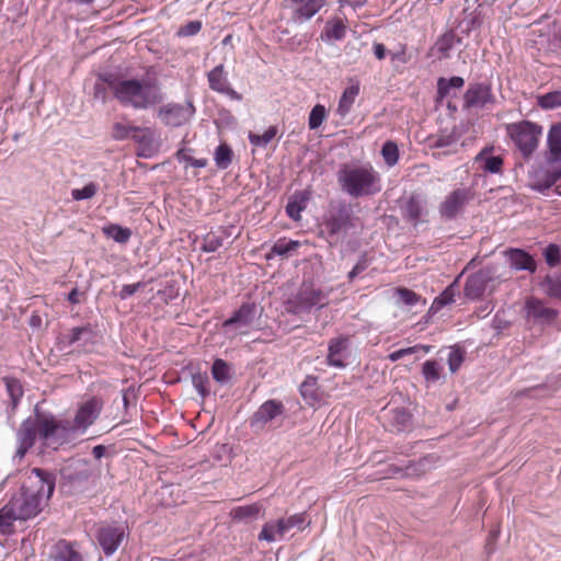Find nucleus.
<instances>
[{
  "label": "nucleus",
  "instance_id": "c03bdc74",
  "mask_svg": "<svg viewBox=\"0 0 561 561\" xmlns=\"http://www.w3.org/2000/svg\"><path fill=\"white\" fill-rule=\"evenodd\" d=\"M3 382L5 385L7 392L10 397L11 408L12 410H15V408L20 403V400L23 397V387L20 380L13 377H4Z\"/></svg>",
  "mask_w": 561,
  "mask_h": 561
},
{
  "label": "nucleus",
  "instance_id": "bf43d9fd",
  "mask_svg": "<svg viewBox=\"0 0 561 561\" xmlns=\"http://www.w3.org/2000/svg\"><path fill=\"white\" fill-rule=\"evenodd\" d=\"M208 383L209 378L206 373L192 375V385L202 398H206L209 394Z\"/></svg>",
  "mask_w": 561,
  "mask_h": 561
},
{
  "label": "nucleus",
  "instance_id": "7ed1b4c3",
  "mask_svg": "<svg viewBox=\"0 0 561 561\" xmlns=\"http://www.w3.org/2000/svg\"><path fill=\"white\" fill-rule=\"evenodd\" d=\"M121 105L134 110H148L164 99L161 87L154 81H141L136 78L123 79L114 96Z\"/></svg>",
  "mask_w": 561,
  "mask_h": 561
},
{
  "label": "nucleus",
  "instance_id": "680f3d73",
  "mask_svg": "<svg viewBox=\"0 0 561 561\" xmlns=\"http://www.w3.org/2000/svg\"><path fill=\"white\" fill-rule=\"evenodd\" d=\"M282 519L285 522L287 533L294 528L302 530L307 525H309V522H307L306 513L293 514Z\"/></svg>",
  "mask_w": 561,
  "mask_h": 561
},
{
  "label": "nucleus",
  "instance_id": "de8ad7c7",
  "mask_svg": "<svg viewBox=\"0 0 561 561\" xmlns=\"http://www.w3.org/2000/svg\"><path fill=\"white\" fill-rule=\"evenodd\" d=\"M541 287L549 297L561 300V275H547Z\"/></svg>",
  "mask_w": 561,
  "mask_h": 561
},
{
  "label": "nucleus",
  "instance_id": "423d86ee",
  "mask_svg": "<svg viewBox=\"0 0 561 561\" xmlns=\"http://www.w3.org/2000/svg\"><path fill=\"white\" fill-rule=\"evenodd\" d=\"M285 416L284 403L276 399H268L249 417V426L253 433L275 430L282 426Z\"/></svg>",
  "mask_w": 561,
  "mask_h": 561
},
{
  "label": "nucleus",
  "instance_id": "37998d69",
  "mask_svg": "<svg viewBox=\"0 0 561 561\" xmlns=\"http://www.w3.org/2000/svg\"><path fill=\"white\" fill-rule=\"evenodd\" d=\"M465 85L462 77L454 76L450 78H439L437 80V98L443 100L447 98L451 89H461Z\"/></svg>",
  "mask_w": 561,
  "mask_h": 561
},
{
  "label": "nucleus",
  "instance_id": "052dcab7",
  "mask_svg": "<svg viewBox=\"0 0 561 561\" xmlns=\"http://www.w3.org/2000/svg\"><path fill=\"white\" fill-rule=\"evenodd\" d=\"M543 256L546 263L550 267H556L561 263V249L560 245L556 243L548 244L543 250Z\"/></svg>",
  "mask_w": 561,
  "mask_h": 561
},
{
  "label": "nucleus",
  "instance_id": "a211bd4d",
  "mask_svg": "<svg viewBox=\"0 0 561 561\" xmlns=\"http://www.w3.org/2000/svg\"><path fill=\"white\" fill-rule=\"evenodd\" d=\"M38 422L34 419V416H28L20 425L19 431L16 432L18 437V449L15 456L22 459L25 454L31 449L38 436Z\"/></svg>",
  "mask_w": 561,
  "mask_h": 561
},
{
  "label": "nucleus",
  "instance_id": "58836bf2",
  "mask_svg": "<svg viewBox=\"0 0 561 561\" xmlns=\"http://www.w3.org/2000/svg\"><path fill=\"white\" fill-rule=\"evenodd\" d=\"M300 394L308 404L314 405L318 403L320 401L318 378L314 376H307L300 385Z\"/></svg>",
  "mask_w": 561,
  "mask_h": 561
},
{
  "label": "nucleus",
  "instance_id": "b1692460",
  "mask_svg": "<svg viewBox=\"0 0 561 561\" xmlns=\"http://www.w3.org/2000/svg\"><path fill=\"white\" fill-rule=\"evenodd\" d=\"M348 344L350 341L346 336L331 339L328 345L327 364L335 368L346 367L345 358Z\"/></svg>",
  "mask_w": 561,
  "mask_h": 561
},
{
  "label": "nucleus",
  "instance_id": "4468645a",
  "mask_svg": "<svg viewBox=\"0 0 561 561\" xmlns=\"http://www.w3.org/2000/svg\"><path fill=\"white\" fill-rule=\"evenodd\" d=\"M494 103L495 96L492 92V84L490 82L470 83L463 94V104L467 108H483L488 104Z\"/></svg>",
  "mask_w": 561,
  "mask_h": 561
},
{
  "label": "nucleus",
  "instance_id": "c9c22d12",
  "mask_svg": "<svg viewBox=\"0 0 561 561\" xmlns=\"http://www.w3.org/2000/svg\"><path fill=\"white\" fill-rule=\"evenodd\" d=\"M346 35V25L341 19L329 20L325 23L321 38L325 42L342 41Z\"/></svg>",
  "mask_w": 561,
  "mask_h": 561
},
{
  "label": "nucleus",
  "instance_id": "69168bd1",
  "mask_svg": "<svg viewBox=\"0 0 561 561\" xmlns=\"http://www.w3.org/2000/svg\"><path fill=\"white\" fill-rule=\"evenodd\" d=\"M397 295H398L399 301H401L405 306H415L421 300L420 295H417L415 291H413L409 288H405V287L398 288Z\"/></svg>",
  "mask_w": 561,
  "mask_h": 561
},
{
  "label": "nucleus",
  "instance_id": "1a4fd4ad",
  "mask_svg": "<svg viewBox=\"0 0 561 561\" xmlns=\"http://www.w3.org/2000/svg\"><path fill=\"white\" fill-rule=\"evenodd\" d=\"M129 534L128 526L122 523L102 524L96 529L95 539L106 557L113 556Z\"/></svg>",
  "mask_w": 561,
  "mask_h": 561
},
{
  "label": "nucleus",
  "instance_id": "473e14b6",
  "mask_svg": "<svg viewBox=\"0 0 561 561\" xmlns=\"http://www.w3.org/2000/svg\"><path fill=\"white\" fill-rule=\"evenodd\" d=\"M263 511V505L260 503H253L250 505L237 506L230 514L233 520L249 524L257 519Z\"/></svg>",
  "mask_w": 561,
  "mask_h": 561
},
{
  "label": "nucleus",
  "instance_id": "4c0bfd02",
  "mask_svg": "<svg viewBox=\"0 0 561 561\" xmlns=\"http://www.w3.org/2000/svg\"><path fill=\"white\" fill-rule=\"evenodd\" d=\"M459 138V133L456 128H453L450 131H442L440 134L430 136L427 141L431 148H449L456 145Z\"/></svg>",
  "mask_w": 561,
  "mask_h": 561
},
{
  "label": "nucleus",
  "instance_id": "39448f33",
  "mask_svg": "<svg viewBox=\"0 0 561 561\" xmlns=\"http://www.w3.org/2000/svg\"><path fill=\"white\" fill-rule=\"evenodd\" d=\"M92 471L88 460L70 459L60 468V491L66 495H80L92 486Z\"/></svg>",
  "mask_w": 561,
  "mask_h": 561
},
{
  "label": "nucleus",
  "instance_id": "dca6fc26",
  "mask_svg": "<svg viewBox=\"0 0 561 561\" xmlns=\"http://www.w3.org/2000/svg\"><path fill=\"white\" fill-rule=\"evenodd\" d=\"M431 456L422 457L419 460H410L407 463L399 466L391 463L385 470L386 478L400 476L403 478H415L430 470L432 461Z\"/></svg>",
  "mask_w": 561,
  "mask_h": 561
},
{
  "label": "nucleus",
  "instance_id": "a878e982",
  "mask_svg": "<svg viewBox=\"0 0 561 561\" xmlns=\"http://www.w3.org/2000/svg\"><path fill=\"white\" fill-rule=\"evenodd\" d=\"M131 139L139 146L138 156L149 158L156 151L154 133L150 127L136 126Z\"/></svg>",
  "mask_w": 561,
  "mask_h": 561
},
{
  "label": "nucleus",
  "instance_id": "393cba45",
  "mask_svg": "<svg viewBox=\"0 0 561 561\" xmlns=\"http://www.w3.org/2000/svg\"><path fill=\"white\" fill-rule=\"evenodd\" d=\"M34 419L38 422V437L43 440L54 437L60 428L66 430L62 423L57 421L54 415L42 413L37 408L35 409Z\"/></svg>",
  "mask_w": 561,
  "mask_h": 561
},
{
  "label": "nucleus",
  "instance_id": "2eb2a0df",
  "mask_svg": "<svg viewBox=\"0 0 561 561\" xmlns=\"http://www.w3.org/2000/svg\"><path fill=\"white\" fill-rule=\"evenodd\" d=\"M494 278V268L493 267H483L472 273L468 276L463 287V294L466 298L470 300L480 299L489 283H491Z\"/></svg>",
  "mask_w": 561,
  "mask_h": 561
},
{
  "label": "nucleus",
  "instance_id": "f8f14e48",
  "mask_svg": "<svg viewBox=\"0 0 561 561\" xmlns=\"http://www.w3.org/2000/svg\"><path fill=\"white\" fill-rule=\"evenodd\" d=\"M195 114L192 101L185 104L168 103L159 108L158 117L169 127H181L187 124Z\"/></svg>",
  "mask_w": 561,
  "mask_h": 561
},
{
  "label": "nucleus",
  "instance_id": "338daca9",
  "mask_svg": "<svg viewBox=\"0 0 561 561\" xmlns=\"http://www.w3.org/2000/svg\"><path fill=\"white\" fill-rule=\"evenodd\" d=\"M202 30V22L198 20L190 21L182 25L178 31V36L188 37L196 35Z\"/></svg>",
  "mask_w": 561,
  "mask_h": 561
},
{
  "label": "nucleus",
  "instance_id": "8fccbe9b",
  "mask_svg": "<svg viewBox=\"0 0 561 561\" xmlns=\"http://www.w3.org/2000/svg\"><path fill=\"white\" fill-rule=\"evenodd\" d=\"M537 104L542 110L561 107V91H552L537 96Z\"/></svg>",
  "mask_w": 561,
  "mask_h": 561
},
{
  "label": "nucleus",
  "instance_id": "20e7f679",
  "mask_svg": "<svg viewBox=\"0 0 561 561\" xmlns=\"http://www.w3.org/2000/svg\"><path fill=\"white\" fill-rule=\"evenodd\" d=\"M355 220L351 203L345 199L331 202L323 216V228L330 239V244H336L340 239H344L355 228Z\"/></svg>",
  "mask_w": 561,
  "mask_h": 561
},
{
  "label": "nucleus",
  "instance_id": "49530a36",
  "mask_svg": "<svg viewBox=\"0 0 561 561\" xmlns=\"http://www.w3.org/2000/svg\"><path fill=\"white\" fill-rule=\"evenodd\" d=\"M211 376L217 382L227 383L231 378L228 363L221 358H216L211 366Z\"/></svg>",
  "mask_w": 561,
  "mask_h": 561
},
{
  "label": "nucleus",
  "instance_id": "4d7b16f0",
  "mask_svg": "<svg viewBox=\"0 0 561 561\" xmlns=\"http://www.w3.org/2000/svg\"><path fill=\"white\" fill-rule=\"evenodd\" d=\"M465 355H466L465 350L458 345H455L450 348L447 363H448L449 370L453 374H455L462 365V363L465 360Z\"/></svg>",
  "mask_w": 561,
  "mask_h": 561
},
{
  "label": "nucleus",
  "instance_id": "f257e3e1",
  "mask_svg": "<svg viewBox=\"0 0 561 561\" xmlns=\"http://www.w3.org/2000/svg\"><path fill=\"white\" fill-rule=\"evenodd\" d=\"M56 485L54 473L33 468L27 472L18 491H14L8 503L20 520H27L37 516L48 504Z\"/></svg>",
  "mask_w": 561,
  "mask_h": 561
},
{
  "label": "nucleus",
  "instance_id": "a18cd8bd",
  "mask_svg": "<svg viewBox=\"0 0 561 561\" xmlns=\"http://www.w3.org/2000/svg\"><path fill=\"white\" fill-rule=\"evenodd\" d=\"M233 152L229 145L220 144L214 154L216 165L220 170H226L232 162Z\"/></svg>",
  "mask_w": 561,
  "mask_h": 561
},
{
  "label": "nucleus",
  "instance_id": "774afa93",
  "mask_svg": "<svg viewBox=\"0 0 561 561\" xmlns=\"http://www.w3.org/2000/svg\"><path fill=\"white\" fill-rule=\"evenodd\" d=\"M98 81H101V83L106 84L112 90L113 96H115L116 88L119 83H122L123 79H119L112 72H104L98 76Z\"/></svg>",
  "mask_w": 561,
  "mask_h": 561
},
{
  "label": "nucleus",
  "instance_id": "bb28decb",
  "mask_svg": "<svg viewBox=\"0 0 561 561\" xmlns=\"http://www.w3.org/2000/svg\"><path fill=\"white\" fill-rule=\"evenodd\" d=\"M493 147H484L476 157L474 162L486 173L499 174L502 172L504 160L501 156L492 154Z\"/></svg>",
  "mask_w": 561,
  "mask_h": 561
},
{
  "label": "nucleus",
  "instance_id": "e433bc0d",
  "mask_svg": "<svg viewBox=\"0 0 561 561\" xmlns=\"http://www.w3.org/2000/svg\"><path fill=\"white\" fill-rule=\"evenodd\" d=\"M560 179L561 165L545 171V173L533 184L531 188L536 192L545 193L546 191L550 190Z\"/></svg>",
  "mask_w": 561,
  "mask_h": 561
},
{
  "label": "nucleus",
  "instance_id": "2f4dec72",
  "mask_svg": "<svg viewBox=\"0 0 561 561\" xmlns=\"http://www.w3.org/2000/svg\"><path fill=\"white\" fill-rule=\"evenodd\" d=\"M309 201V193L307 191L295 193L285 207L287 216L298 221L301 218V211L306 209L307 203Z\"/></svg>",
  "mask_w": 561,
  "mask_h": 561
},
{
  "label": "nucleus",
  "instance_id": "0eeeda50",
  "mask_svg": "<svg viewBox=\"0 0 561 561\" xmlns=\"http://www.w3.org/2000/svg\"><path fill=\"white\" fill-rule=\"evenodd\" d=\"M327 298L328 295L322 289L304 283L297 294L289 297L284 306L286 312L300 316L310 312L313 307L323 308L327 305Z\"/></svg>",
  "mask_w": 561,
  "mask_h": 561
},
{
  "label": "nucleus",
  "instance_id": "4be33fe9",
  "mask_svg": "<svg viewBox=\"0 0 561 561\" xmlns=\"http://www.w3.org/2000/svg\"><path fill=\"white\" fill-rule=\"evenodd\" d=\"M462 38L453 30L446 31L437 37L433 46L428 49L427 56L438 60L450 58V53L455 46L460 45Z\"/></svg>",
  "mask_w": 561,
  "mask_h": 561
},
{
  "label": "nucleus",
  "instance_id": "09e8293b",
  "mask_svg": "<svg viewBox=\"0 0 561 561\" xmlns=\"http://www.w3.org/2000/svg\"><path fill=\"white\" fill-rule=\"evenodd\" d=\"M358 92H359L358 87H354V85L347 88L343 92V94L339 101V106H337V113L341 116H345L351 111V107H352Z\"/></svg>",
  "mask_w": 561,
  "mask_h": 561
},
{
  "label": "nucleus",
  "instance_id": "72a5a7b5",
  "mask_svg": "<svg viewBox=\"0 0 561 561\" xmlns=\"http://www.w3.org/2000/svg\"><path fill=\"white\" fill-rule=\"evenodd\" d=\"M458 293V279H455L449 286H447L432 302L427 314H435L443 307L450 305L455 301V297Z\"/></svg>",
  "mask_w": 561,
  "mask_h": 561
},
{
  "label": "nucleus",
  "instance_id": "c756f323",
  "mask_svg": "<svg viewBox=\"0 0 561 561\" xmlns=\"http://www.w3.org/2000/svg\"><path fill=\"white\" fill-rule=\"evenodd\" d=\"M425 209V201L420 196L412 194L402 207L403 218L414 225L421 219Z\"/></svg>",
  "mask_w": 561,
  "mask_h": 561
},
{
  "label": "nucleus",
  "instance_id": "f704fd0d",
  "mask_svg": "<svg viewBox=\"0 0 561 561\" xmlns=\"http://www.w3.org/2000/svg\"><path fill=\"white\" fill-rule=\"evenodd\" d=\"M53 561H83L82 556L66 540H59L51 554Z\"/></svg>",
  "mask_w": 561,
  "mask_h": 561
},
{
  "label": "nucleus",
  "instance_id": "f03ea898",
  "mask_svg": "<svg viewBox=\"0 0 561 561\" xmlns=\"http://www.w3.org/2000/svg\"><path fill=\"white\" fill-rule=\"evenodd\" d=\"M340 188L353 198L374 196L381 192V175L370 164H343L336 173Z\"/></svg>",
  "mask_w": 561,
  "mask_h": 561
},
{
  "label": "nucleus",
  "instance_id": "6e6552de",
  "mask_svg": "<svg viewBox=\"0 0 561 561\" xmlns=\"http://www.w3.org/2000/svg\"><path fill=\"white\" fill-rule=\"evenodd\" d=\"M506 131L524 158H529L538 147L542 127L530 121L508 124Z\"/></svg>",
  "mask_w": 561,
  "mask_h": 561
},
{
  "label": "nucleus",
  "instance_id": "f3484780",
  "mask_svg": "<svg viewBox=\"0 0 561 561\" xmlns=\"http://www.w3.org/2000/svg\"><path fill=\"white\" fill-rule=\"evenodd\" d=\"M95 340V331L91 323L72 328L69 333L62 334L57 342L59 351H65L76 343L82 346L93 344Z\"/></svg>",
  "mask_w": 561,
  "mask_h": 561
},
{
  "label": "nucleus",
  "instance_id": "864d4df0",
  "mask_svg": "<svg viewBox=\"0 0 561 561\" xmlns=\"http://www.w3.org/2000/svg\"><path fill=\"white\" fill-rule=\"evenodd\" d=\"M135 129L136 126L134 125L116 122L112 126L111 137L116 141L131 139V135L135 133Z\"/></svg>",
  "mask_w": 561,
  "mask_h": 561
},
{
  "label": "nucleus",
  "instance_id": "ea45409f",
  "mask_svg": "<svg viewBox=\"0 0 561 561\" xmlns=\"http://www.w3.org/2000/svg\"><path fill=\"white\" fill-rule=\"evenodd\" d=\"M300 247V242L296 240L279 239L271 248L270 252L266 253V259L272 260L275 256H287L293 251H296Z\"/></svg>",
  "mask_w": 561,
  "mask_h": 561
},
{
  "label": "nucleus",
  "instance_id": "ddd939ff",
  "mask_svg": "<svg viewBox=\"0 0 561 561\" xmlns=\"http://www.w3.org/2000/svg\"><path fill=\"white\" fill-rule=\"evenodd\" d=\"M261 314L262 308L255 302H243L239 309L233 311L231 317L222 322V328H233L241 333H245L247 331H243V329L252 328L255 321L261 318Z\"/></svg>",
  "mask_w": 561,
  "mask_h": 561
},
{
  "label": "nucleus",
  "instance_id": "c85d7f7f",
  "mask_svg": "<svg viewBox=\"0 0 561 561\" xmlns=\"http://www.w3.org/2000/svg\"><path fill=\"white\" fill-rule=\"evenodd\" d=\"M287 534L285 522L282 518L272 519L266 522L260 534L257 535V539L260 541L274 542L277 539H280Z\"/></svg>",
  "mask_w": 561,
  "mask_h": 561
},
{
  "label": "nucleus",
  "instance_id": "a19ab883",
  "mask_svg": "<svg viewBox=\"0 0 561 561\" xmlns=\"http://www.w3.org/2000/svg\"><path fill=\"white\" fill-rule=\"evenodd\" d=\"M20 520L12 506L7 503L0 508V534L11 535L14 531V522Z\"/></svg>",
  "mask_w": 561,
  "mask_h": 561
},
{
  "label": "nucleus",
  "instance_id": "79ce46f5",
  "mask_svg": "<svg viewBox=\"0 0 561 561\" xmlns=\"http://www.w3.org/2000/svg\"><path fill=\"white\" fill-rule=\"evenodd\" d=\"M102 231L107 238H111L121 244L127 243L133 234L129 228L123 227L118 224H110L103 227Z\"/></svg>",
  "mask_w": 561,
  "mask_h": 561
},
{
  "label": "nucleus",
  "instance_id": "603ef678",
  "mask_svg": "<svg viewBox=\"0 0 561 561\" xmlns=\"http://www.w3.org/2000/svg\"><path fill=\"white\" fill-rule=\"evenodd\" d=\"M224 244V236L218 234L216 231H209L203 238L201 250L206 253L216 252Z\"/></svg>",
  "mask_w": 561,
  "mask_h": 561
},
{
  "label": "nucleus",
  "instance_id": "3c124183",
  "mask_svg": "<svg viewBox=\"0 0 561 561\" xmlns=\"http://www.w3.org/2000/svg\"><path fill=\"white\" fill-rule=\"evenodd\" d=\"M381 156L388 167H394L399 161L398 145L392 140H387L381 147Z\"/></svg>",
  "mask_w": 561,
  "mask_h": 561
},
{
  "label": "nucleus",
  "instance_id": "5701e85b",
  "mask_svg": "<svg viewBox=\"0 0 561 561\" xmlns=\"http://www.w3.org/2000/svg\"><path fill=\"white\" fill-rule=\"evenodd\" d=\"M510 267L516 272L527 271L535 273L537 270V263L534 256L524 249L508 248L504 251Z\"/></svg>",
  "mask_w": 561,
  "mask_h": 561
},
{
  "label": "nucleus",
  "instance_id": "6ab92c4d",
  "mask_svg": "<svg viewBox=\"0 0 561 561\" xmlns=\"http://www.w3.org/2000/svg\"><path fill=\"white\" fill-rule=\"evenodd\" d=\"M293 9L291 19L296 23H304L313 18L325 4L327 0H285Z\"/></svg>",
  "mask_w": 561,
  "mask_h": 561
},
{
  "label": "nucleus",
  "instance_id": "cd10ccee",
  "mask_svg": "<svg viewBox=\"0 0 561 561\" xmlns=\"http://www.w3.org/2000/svg\"><path fill=\"white\" fill-rule=\"evenodd\" d=\"M548 163L561 161V122L552 124L547 135Z\"/></svg>",
  "mask_w": 561,
  "mask_h": 561
},
{
  "label": "nucleus",
  "instance_id": "7c9ffc66",
  "mask_svg": "<svg viewBox=\"0 0 561 561\" xmlns=\"http://www.w3.org/2000/svg\"><path fill=\"white\" fill-rule=\"evenodd\" d=\"M390 424L397 432H409L413 427V415L407 408L391 410Z\"/></svg>",
  "mask_w": 561,
  "mask_h": 561
},
{
  "label": "nucleus",
  "instance_id": "e2e57ef3",
  "mask_svg": "<svg viewBox=\"0 0 561 561\" xmlns=\"http://www.w3.org/2000/svg\"><path fill=\"white\" fill-rule=\"evenodd\" d=\"M98 192V184L94 182H90L84 185L82 188H73L71 191V197L75 201H84L92 198Z\"/></svg>",
  "mask_w": 561,
  "mask_h": 561
},
{
  "label": "nucleus",
  "instance_id": "aec40b11",
  "mask_svg": "<svg viewBox=\"0 0 561 561\" xmlns=\"http://www.w3.org/2000/svg\"><path fill=\"white\" fill-rule=\"evenodd\" d=\"M525 311L528 319L541 325L551 324L559 314L557 309L546 307L541 300L534 297L526 300Z\"/></svg>",
  "mask_w": 561,
  "mask_h": 561
},
{
  "label": "nucleus",
  "instance_id": "13d9d810",
  "mask_svg": "<svg viewBox=\"0 0 561 561\" xmlns=\"http://www.w3.org/2000/svg\"><path fill=\"white\" fill-rule=\"evenodd\" d=\"M440 365L436 360H426L422 374L427 382H436L440 377Z\"/></svg>",
  "mask_w": 561,
  "mask_h": 561
},
{
  "label": "nucleus",
  "instance_id": "412c9836",
  "mask_svg": "<svg viewBox=\"0 0 561 561\" xmlns=\"http://www.w3.org/2000/svg\"><path fill=\"white\" fill-rule=\"evenodd\" d=\"M208 84L213 91L225 94L231 100L241 101L242 95L231 88L224 65H218L207 73Z\"/></svg>",
  "mask_w": 561,
  "mask_h": 561
},
{
  "label": "nucleus",
  "instance_id": "0e129e2a",
  "mask_svg": "<svg viewBox=\"0 0 561 561\" xmlns=\"http://www.w3.org/2000/svg\"><path fill=\"white\" fill-rule=\"evenodd\" d=\"M371 260L368 257L367 253L360 254L358 257L356 264L353 266V268L347 274L348 282H353L360 273L366 271L368 266L370 265Z\"/></svg>",
  "mask_w": 561,
  "mask_h": 561
},
{
  "label": "nucleus",
  "instance_id": "9d476101",
  "mask_svg": "<svg viewBox=\"0 0 561 561\" xmlns=\"http://www.w3.org/2000/svg\"><path fill=\"white\" fill-rule=\"evenodd\" d=\"M473 198L474 191L472 187H457L453 190L439 204L438 213L440 218L446 221L457 219Z\"/></svg>",
  "mask_w": 561,
  "mask_h": 561
},
{
  "label": "nucleus",
  "instance_id": "9b49d317",
  "mask_svg": "<svg viewBox=\"0 0 561 561\" xmlns=\"http://www.w3.org/2000/svg\"><path fill=\"white\" fill-rule=\"evenodd\" d=\"M103 407L104 401L98 396H93L82 402L75 414L72 430L84 433L99 419Z\"/></svg>",
  "mask_w": 561,
  "mask_h": 561
},
{
  "label": "nucleus",
  "instance_id": "5fc2aeb1",
  "mask_svg": "<svg viewBox=\"0 0 561 561\" xmlns=\"http://www.w3.org/2000/svg\"><path fill=\"white\" fill-rule=\"evenodd\" d=\"M277 129L275 126L268 127L262 135L249 134V141L256 147H266L272 139L276 136Z\"/></svg>",
  "mask_w": 561,
  "mask_h": 561
},
{
  "label": "nucleus",
  "instance_id": "6e6d98bb",
  "mask_svg": "<svg viewBox=\"0 0 561 561\" xmlns=\"http://www.w3.org/2000/svg\"><path fill=\"white\" fill-rule=\"evenodd\" d=\"M327 118V110L322 104H316L310 113L308 118V125L310 129H317L321 126V124Z\"/></svg>",
  "mask_w": 561,
  "mask_h": 561
}]
</instances>
